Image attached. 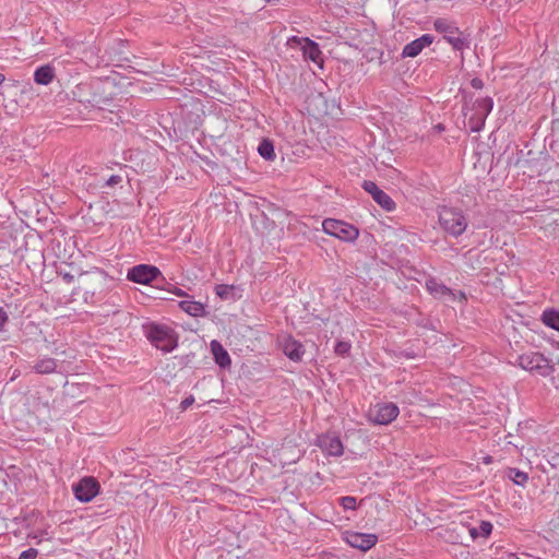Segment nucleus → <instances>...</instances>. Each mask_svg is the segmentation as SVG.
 Returning <instances> with one entry per match:
<instances>
[{"label": "nucleus", "mask_w": 559, "mask_h": 559, "mask_svg": "<svg viewBox=\"0 0 559 559\" xmlns=\"http://www.w3.org/2000/svg\"><path fill=\"white\" fill-rule=\"evenodd\" d=\"M438 216L441 228L453 237L461 236L468 225L467 218L459 209L442 206Z\"/></svg>", "instance_id": "1"}, {"label": "nucleus", "mask_w": 559, "mask_h": 559, "mask_svg": "<svg viewBox=\"0 0 559 559\" xmlns=\"http://www.w3.org/2000/svg\"><path fill=\"white\" fill-rule=\"evenodd\" d=\"M146 336L156 348L165 353L174 350L178 345L176 332L164 324H151L147 328Z\"/></svg>", "instance_id": "2"}, {"label": "nucleus", "mask_w": 559, "mask_h": 559, "mask_svg": "<svg viewBox=\"0 0 559 559\" xmlns=\"http://www.w3.org/2000/svg\"><path fill=\"white\" fill-rule=\"evenodd\" d=\"M435 29L443 35V38L455 50H463L468 47L467 37L459 29L454 22L438 17L433 22Z\"/></svg>", "instance_id": "3"}, {"label": "nucleus", "mask_w": 559, "mask_h": 559, "mask_svg": "<svg viewBox=\"0 0 559 559\" xmlns=\"http://www.w3.org/2000/svg\"><path fill=\"white\" fill-rule=\"evenodd\" d=\"M323 231L343 241L353 242L358 238L359 230L344 221L326 218L322 222Z\"/></svg>", "instance_id": "4"}, {"label": "nucleus", "mask_w": 559, "mask_h": 559, "mask_svg": "<svg viewBox=\"0 0 559 559\" xmlns=\"http://www.w3.org/2000/svg\"><path fill=\"white\" fill-rule=\"evenodd\" d=\"M519 365L521 368L535 371L543 377H547L552 372V367L549 360L540 353H527L519 357Z\"/></svg>", "instance_id": "5"}, {"label": "nucleus", "mask_w": 559, "mask_h": 559, "mask_svg": "<svg viewBox=\"0 0 559 559\" xmlns=\"http://www.w3.org/2000/svg\"><path fill=\"white\" fill-rule=\"evenodd\" d=\"M399 413V407L393 403L377 404L369 411V419L378 425H389Z\"/></svg>", "instance_id": "6"}, {"label": "nucleus", "mask_w": 559, "mask_h": 559, "mask_svg": "<svg viewBox=\"0 0 559 559\" xmlns=\"http://www.w3.org/2000/svg\"><path fill=\"white\" fill-rule=\"evenodd\" d=\"M75 498L81 502H90L99 492V484L93 477H84L78 484L73 485Z\"/></svg>", "instance_id": "7"}, {"label": "nucleus", "mask_w": 559, "mask_h": 559, "mask_svg": "<svg viewBox=\"0 0 559 559\" xmlns=\"http://www.w3.org/2000/svg\"><path fill=\"white\" fill-rule=\"evenodd\" d=\"M160 275L158 267L148 264H139L128 271L127 278L139 284H150Z\"/></svg>", "instance_id": "8"}, {"label": "nucleus", "mask_w": 559, "mask_h": 559, "mask_svg": "<svg viewBox=\"0 0 559 559\" xmlns=\"http://www.w3.org/2000/svg\"><path fill=\"white\" fill-rule=\"evenodd\" d=\"M362 188L366 192L371 194L374 202L378 203L383 210L391 212L395 209V202L388 193L381 190L376 182L365 180L362 182Z\"/></svg>", "instance_id": "9"}, {"label": "nucleus", "mask_w": 559, "mask_h": 559, "mask_svg": "<svg viewBox=\"0 0 559 559\" xmlns=\"http://www.w3.org/2000/svg\"><path fill=\"white\" fill-rule=\"evenodd\" d=\"M284 354L293 361H300L304 354V345L290 335H285L280 341Z\"/></svg>", "instance_id": "10"}, {"label": "nucleus", "mask_w": 559, "mask_h": 559, "mask_svg": "<svg viewBox=\"0 0 559 559\" xmlns=\"http://www.w3.org/2000/svg\"><path fill=\"white\" fill-rule=\"evenodd\" d=\"M433 36L430 34H424L420 37L414 39L413 41L406 44L402 50L401 56L403 58H415L417 57L426 47L430 46L433 43Z\"/></svg>", "instance_id": "11"}, {"label": "nucleus", "mask_w": 559, "mask_h": 559, "mask_svg": "<svg viewBox=\"0 0 559 559\" xmlns=\"http://www.w3.org/2000/svg\"><path fill=\"white\" fill-rule=\"evenodd\" d=\"M346 540L353 548L367 551L377 544L378 537L374 534L353 532L347 534Z\"/></svg>", "instance_id": "12"}, {"label": "nucleus", "mask_w": 559, "mask_h": 559, "mask_svg": "<svg viewBox=\"0 0 559 559\" xmlns=\"http://www.w3.org/2000/svg\"><path fill=\"white\" fill-rule=\"evenodd\" d=\"M319 445L328 455L340 456L344 451L343 443L337 436H321L319 438Z\"/></svg>", "instance_id": "13"}, {"label": "nucleus", "mask_w": 559, "mask_h": 559, "mask_svg": "<svg viewBox=\"0 0 559 559\" xmlns=\"http://www.w3.org/2000/svg\"><path fill=\"white\" fill-rule=\"evenodd\" d=\"M426 287L429 290V293L432 294L435 297H449L451 299L455 298L454 293L436 278L427 280Z\"/></svg>", "instance_id": "14"}, {"label": "nucleus", "mask_w": 559, "mask_h": 559, "mask_svg": "<svg viewBox=\"0 0 559 559\" xmlns=\"http://www.w3.org/2000/svg\"><path fill=\"white\" fill-rule=\"evenodd\" d=\"M211 349L214 355L215 362L219 367L226 368L230 366L231 360L227 350L217 341L211 342Z\"/></svg>", "instance_id": "15"}, {"label": "nucleus", "mask_w": 559, "mask_h": 559, "mask_svg": "<svg viewBox=\"0 0 559 559\" xmlns=\"http://www.w3.org/2000/svg\"><path fill=\"white\" fill-rule=\"evenodd\" d=\"M55 78V69L50 64L39 67L34 73V81L40 85H48Z\"/></svg>", "instance_id": "16"}, {"label": "nucleus", "mask_w": 559, "mask_h": 559, "mask_svg": "<svg viewBox=\"0 0 559 559\" xmlns=\"http://www.w3.org/2000/svg\"><path fill=\"white\" fill-rule=\"evenodd\" d=\"M57 369V361L53 358L50 357H44L37 360L34 366L33 370L38 374H49L55 372Z\"/></svg>", "instance_id": "17"}, {"label": "nucleus", "mask_w": 559, "mask_h": 559, "mask_svg": "<svg viewBox=\"0 0 559 559\" xmlns=\"http://www.w3.org/2000/svg\"><path fill=\"white\" fill-rule=\"evenodd\" d=\"M180 308L192 317H203L206 311L203 304L194 300H182L179 304Z\"/></svg>", "instance_id": "18"}, {"label": "nucleus", "mask_w": 559, "mask_h": 559, "mask_svg": "<svg viewBox=\"0 0 559 559\" xmlns=\"http://www.w3.org/2000/svg\"><path fill=\"white\" fill-rule=\"evenodd\" d=\"M306 45L304 46V55L311 61L318 63L321 61V50L317 43L308 38L305 39Z\"/></svg>", "instance_id": "19"}, {"label": "nucleus", "mask_w": 559, "mask_h": 559, "mask_svg": "<svg viewBox=\"0 0 559 559\" xmlns=\"http://www.w3.org/2000/svg\"><path fill=\"white\" fill-rule=\"evenodd\" d=\"M542 322L556 331H559V310L547 309L542 314Z\"/></svg>", "instance_id": "20"}, {"label": "nucleus", "mask_w": 559, "mask_h": 559, "mask_svg": "<svg viewBox=\"0 0 559 559\" xmlns=\"http://www.w3.org/2000/svg\"><path fill=\"white\" fill-rule=\"evenodd\" d=\"M216 295L223 300H235L236 287L234 285L219 284L215 286Z\"/></svg>", "instance_id": "21"}, {"label": "nucleus", "mask_w": 559, "mask_h": 559, "mask_svg": "<svg viewBox=\"0 0 559 559\" xmlns=\"http://www.w3.org/2000/svg\"><path fill=\"white\" fill-rule=\"evenodd\" d=\"M258 152L260 156H262L266 160H273L275 158L274 145L273 142L269 139H263L259 146Z\"/></svg>", "instance_id": "22"}, {"label": "nucleus", "mask_w": 559, "mask_h": 559, "mask_svg": "<svg viewBox=\"0 0 559 559\" xmlns=\"http://www.w3.org/2000/svg\"><path fill=\"white\" fill-rule=\"evenodd\" d=\"M508 477L516 485L524 486L527 483L528 476L526 473L510 467L507 472Z\"/></svg>", "instance_id": "23"}, {"label": "nucleus", "mask_w": 559, "mask_h": 559, "mask_svg": "<svg viewBox=\"0 0 559 559\" xmlns=\"http://www.w3.org/2000/svg\"><path fill=\"white\" fill-rule=\"evenodd\" d=\"M491 531H492V524L490 522L483 521L478 528L474 527L469 532L473 537H476L478 535L487 537L490 535Z\"/></svg>", "instance_id": "24"}, {"label": "nucleus", "mask_w": 559, "mask_h": 559, "mask_svg": "<svg viewBox=\"0 0 559 559\" xmlns=\"http://www.w3.org/2000/svg\"><path fill=\"white\" fill-rule=\"evenodd\" d=\"M350 343L345 341H338L334 346V352L338 356H346L350 350Z\"/></svg>", "instance_id": "25"}, {"label": "nucleus", "mask_w": 559, "mask_h": 559, "mask_svg": "<svg viewBox=\"0 0 559 559\" xmlns=\"http://www.w3.org/2000/svg\"><path fill=\"white\" fill-rule=\"evenodd\" d=\"M340 503L345 510H355L357 507V500L352 496L342 497Z\"/></svg>", "instance_id": "26"}, {"label": "nucleus", "mask_w": 559, "mask_h": 559, "mask_svg": "<svg viewBox=\"0 0 559 559\" xmlns=\"http://www.w3.org/2000/svg\"><path fill=\"white\" fill-rule=\"evenodd\" d=\"M38 550L35 548H28L21 552L19 559H36Z\"/></svg>", "instance_id": "27"}, {"label": "nucleus", "mask_w": 559, "mask_h": 559, "mask_svg": "<svg viewBox=\"0 0 559 559\" xmlns=\"http://www.w3.org/2000/svg\"><path fill=\"white\" fill-rule=\"evenodd\" d=\"M479 107L488 115L492 109V100L490 98H484L479 102Z\"/></svg>", "instance_id": "28"}, {"label": "nucleus", "mask_w": 559, "mask_h": 559, "mask_svg": "<svg viewBox=\"0 0 559 559\" xmlns=\"http://www.w3.org/2000/svg\"><path fill=\"white\" fill-rule=\"evenodd\" d=\"M121 180H122L121 176H119V175H111V176L107 179V181H106V186H108V187H112V186H115V185L120 183V182H121Z\"/></svg>", "instance_id": "29"}, {"label": "nucleus", "mask_w": 559, "mask_h": 559, "mask_svg": "<svg viewBox=\"0 0 559 559\" xmlns=\"http://www.w3.org/2000/svg\"><path fill=\"white\" fill-rule=\"evenodd\" d=\"M8 313L2 307H0V332L3 331L4 324L8 322Z\"/></svg>", "instance_id": "30"}, {"label": "nucleus", "mask_w": 559, "mask_h": 559, "mask_svg": "<svg viewBox=\"0 0 559 559\" xmlns=\"http://www.w3.org/2000/svg\"><path fill=\"white\" fill-rule=\"evenodd\" d=\"M193 402H194V399L192 396L185 399L180 404L181 408L187 409L190 405H192Z\"/></svg>", "instance_id": "31"}, {"label": "nucleus", "mask_w": 559, "mask_h": 559, "mask_svg": "<svg viewBox=\"0 0 559 559\" xmlns=\"http://www.w3.org/2000/svg\"><path fill=\"white\" fill-rule=\"evenodd\" d=\"M471 85H472L474 88H476V90H480V88H483V85H484V84H483V81H481L480 79L475 78V79H473V80H472Z\"/></svg>", "instance_id": "32"}, {"label": "nucleus", "mask_w": 559, "mask_h": 559, "mask_svg": "<svg viewBox=\"0 0 559 559\" xmlns=\"http://www.w3.org/2000/svg\"><path fill=\"white\" fill-rule=\"evenodd\" d=\"M175 294H176L177 296H185V295H186V293H185L182 289H180V288H177V289H176V292H175Z\"/></svg>", "instance_id": "33"}, {"label": "nucleus", "mask_w": 559, "mask_h": 559, "mask_svg": "<svg viewBox=\"0 0 559 559\" xmlns=\"http://www.w3.org/2000/svg\"><path fill=\"white\" fill-rule=\"evenodd\" d=\"M491 462H492V457L491 456L484 457V463L485 464H490Z\"/></svg>", "instance_id": "34"}, {"label": "nucleus", "mask_w": 559, "mask_h": 559, "mask_svg": "<svg viewBox=\"0 0 559 559\" xmlns=\"http://www.w3.org/2000/svg\"><path fill=\"white\" fill-rule=\"evenodd\" d=\"M64 278L68 281V282H71L73 280V276L70 275V274H66L64 275Z\"/></svg>", "instance_id": "35"}, {"label": "nucleus", "mask_w": 559, "mask_h": 559, "mask_svg": "<svg viewBox=\"0 0 559 559\" xmlns=\"http://www.w3.org/2000/svg\"><path fill=\"white\" fill-rule=\"evenodd\" d=\"M4 75L2 73H0V85L4 82Z\"/></svg>", "instance_id": "36"}, {"label": "nucleus", "mask_w": 559, "mask_h": 559, "mask_svg": "<svg viewBox=\"0 0 559 559\" xmlns=\"http://www.w3.org/2000/svg\"><path fill=\"white\" fill-rule=\"evenodd\" d=\"M509 559H520L519 557H516L515 555H510L509 556Z\"/></svg>", "instance_id": "37"}, {"label": "nucleus", "mask_w": 559, "mask_h": 559, "mask_svg": "<svg viewBox=\"0 0 559 559\" xmlns=\"http://www.w3.org/2000/svg\"><path fill=\"white\" fill-rule=\"evenodd\" d=\"M460 296H461V298L465 299V294L464 293L461 292Z\"/></svg>", "instance_id": "38"}, {"label": "nucleus", "mask_w": 559, "mask_h": 559, "mask_svg": "<svg viewBox=\"0 0 559 559\" xmlns=\"http://www.w3.org/2000/svg\"><path fill=\"white\" fill-rule=\"evenodd\" d=\"M472 130H473L474 132H477V131H479V128H473Z\"/></svg>", "instance_id": "39"}, {"label": "nucleus", "mask_w": 559, "mask_h": 559, "mask_svg": "<svg viewBox=\"0 0 559 559\" xmlns=\"http://www.w3.org/2000/svg\"><path fill=\"white\" fill-rule=\"evenodd\" d=\"M266 2H272L273 0H265Z\"/></svg>", "instance_id": "40"}]
</instances>
